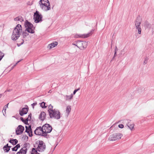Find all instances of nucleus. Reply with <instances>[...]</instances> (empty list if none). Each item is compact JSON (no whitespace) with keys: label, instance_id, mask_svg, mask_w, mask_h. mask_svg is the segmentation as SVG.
Returning <instances> with one entry per match:
<instances>
[{"label":"nucleus","instance_id":"72a5a7b5","mask_svg":"<svg viewBox=\"0 0 154 154\" xmlns=\"http://www.w3.org/2000/svg\"><path fill=\"white\" fill-rule=\"evenodd\" d=\"M36 103H33L32 104V106H33V108H34V106L36 105Z\"/></svg>","mask_w":154,"mask_h":154},{"label":"nucleus","instance_id":"39448f33","mask_svg":"<svg viewBox=\"0 0 154 154\" xmlns=\"http://www.w3.org/2000/svg\"><path fill=\"white\" fill-rule=\"evenodd\" d=\"M87 43L85 41H78L74 42L72 43V45L77 46L81 49H83L87 47Z\"/></svg>","mask_w":154,"mask_h":154},{"label":"nucleus","instance_id":"c9c22d12","mask_svg":"<svg viewBox=\"0 0 154 154\" xmlns=\"http://www.w3.org/2000/svg\"><path fill=\"white\" fill-rule=\"evenodd\" d=\"M24 34H25V35L26 36V35H28V34L26 33H23V36H24Z\"/></svg>","mask_w":154,"mask_h":154},{"label":"nucleus","instance_id":"bb28decb","mask_svg":"<svg viewBox=\"0 0 154 154\" xmlns=\"http://www.w3.org/2000/svg\"><path fill=\"white\" fill-rule=\"evenodd\" d=\"M8 103L7 104V105H5L4 107L3 110H2V112L4 114V113H6V111L7 108L8 107Z\"/></svg>","mask_w":154,"mask_h":154},{"label":"nucleus","instance_id":"b1692460","mask_svg":"<svg viewBox=\"0 0 154 154\" xmlns=\"http://www.w3.org/2000/svg\"><path fill=\"white\" fill-rule=\"evenodd\" d=\"M9 142L13 145H15L17 143L18 140L16 139H13L11 140Z\"/></svg>","mask_w":154,"mask_h":154},{"label":"nucleus","instance_id":"393cba45","mask_svg":"<svg viewBox=\"0 0 154 154\" xmlns=\"http://www.w3.org/2000/svg\"><path fill=\"white\" fill-rule=\"evenodd\" d=\"M24 42L23 40L22 39H20L17 41V45L18 46H20Z\"/></svg>","mask_w":154,"mask_h":154},{"label":"nucleus","instance_id":"9d476101","mask_svg":"<svg viewBox=\"0 0 154 154\" xmlns=\"http://www.w3.org/2000/svg\"><path fill=\"white\" fill-rule=\"evenodd\" d=\"M92 34V32L91 31L90 32L84 34H76L75 35L74 37L75 38H86L89 37V36L91 35Z\"/></svg>","mask_w":154,"mask_h":154},{"label":"nucleus","instance_id":"6ab92c4d","mask_svg":"<svg viewBox=\"0 0 154 154\" xmlns=\"http://www.w3.org/2000/svg\"><path fill=\"white\" fill-rule=\"evenodd\" d=\"M27 151L26 147H24L22 148L20 151L17 152V154H26Z\"/></svg>","mask_w":154,"mask_h":154},{"label":"nucleus","instance_id":"2f4dec72","mask_svg":"<svg viewBox=\"0 0 154 154\" xmlns=\"http://www.w3.org/2000/svg\"><path fill=\"white\" fill-rule=\"evenodd\" d=\"M119 127L121 128H124V126L122 124H120L118 126Z\"/></svg>","mask_w":154,"mask_h":154},{"label":"nucleus","instance_id":"7c9ffc66","mask_svg":"<svg viewBox=\"0 0 154 154\" xmlns=\"http://www.w3.org/2000/svg\"><path fill=\"white\" fill-rule=\"evenodd\" d=\"M79 90V88L78 89L75 90L74 91H73V94H73V95H75V93L77 91H78Z\"/></svg>","mask_w":154,"mask_h":154},{"label":"nucleus","instance_id":"4be33fe9","mask_svg":"<svg viewBox=\"0 0 154 154\" xmlns=\"http://www.w3.org/2000/svg\"><path fill=\"white\" fill-rule=\"evenodd\" d=\"M73 96L72 94L70 95H66L65 96L66 100V101H70L73 98Z\"/></svg>","mask_w":154,"mask_h":154},{"label":"nucleus","instance_id":"7ed1b4c3","mask_svg":"<svg viewBox=\"0 0 154 154\" xmlns=\"http://www.w3.org/2000/svg\"><path fill=\"white\" fill-rule=\"evenodd\" d=\"M39 5L41 8L44 11H46L51 9L50 3L48 0H40Z\"/></svg>","mask_w":154,"mask_h":154},{"label":"nucleus","instance_id":"4468645a","mask_svg":"<svg viewBox=\"0 0 154 154\" xmlns=\"http://www.w3.org/2000/svg\"><path fill=\"white\" fill-rule=\"evenodd\" d=\"M140 21H137L136 20L135 26L136 29L138 30V33L139 34H140L141 33V29L140 27Z\"/></svg>","mask_w":154,"mask_h":154},{"label":"nucleus","instance_id":"20e7f679","mask_svg":"<svg viewBox=\"0 0 154 154\" xmlns=\"http://www.w3.org/2000/svg\"><path fill=\"white\" fill-rule=\"evenodd\" d=\"M123 135L120 133H115L110 135L108 138L109 141H115L121 139Z\"/></svg>","mask_w":154,"mask_h":154},{"label":"nucleus","instance_id":"c85d7f7f","mask_svg":"<svg viewBox=\"0 0 154 154\" xmlns=\"http://www.w3.org/2000/svg\"><path fill=\"white\" fill-rule=\"evenodd\" d=\"M37 150H36L34 148L32 149V153H33V154H40L37 152Z\"/></svg>","mask_w":154,"mask_h":154},{"label":"nucleus","instance_id":"f257e3e1","mask_svg":"<svg viewBox=\"0 0 154 154\" xmlns=\"http://www.w3.org/2000/svg\"><path fill=\"white\" fill-rule=\"evenodd\" d=\"M48 111L51 118L56 119H58L60 118V112L57 109H54L53 106L51 104L48 105Z\"/></svg>","mask_w":154,"mask_h":154},{"label":"nucleus","instance_id":"e433bc0d","mask_svg":"<svg viewBox=\"0 0 154 154\" xmlns=\"http://www.w3.org/2000/svg\"><path fill=\"white\" fill-rule=\"evenodd\" d=\"M116 53V52H115V54Z\"/></svg>","mask_w":154,"mask_h":154},{"label":"nucleus","instance_id":"ddd939ff","mask_svg":"<svg viewBox=\"0 0 154 154\" xmlns=\"http://www.w3.org/2000/svg\"><path fill=\"white\" fill-rule=\"evenodd\" d=\"M29 110V108L28 107L24 108H22L19 111V114L21 116H23L24 115L26 114Z\"/></svg>","mask_w":154,"mask_h":154},{"label":"nucleus","instance_id":"f8f14e48","mask_svg":"<svg viewBox=\"0 0 154 154\" xmlns=\"http://www.w3.org/2000/svg\"><path fill=\"white\" fill-rule=\"evenodd\" d=\"M34 132L37 135L45 136L44 133L43 131V130L42 129V127H40L37 128L35 131Z\"/></svg>","mask_w":154,"mask_h":154},{"label":"nucleus","instance_id":"9b49d317","mask_svg":"<svg viewBox=\"0 0 154 154\" xmlns=\"http://www.w3.org/2000/svg\"><path fill=\"white\" fill-rule=\"evenodd\" d=\"M24 127L21 125H19L16 130V133L17 135H20L22 134L24 131Z\"/></svg>","mask_w":154,"mask_h":154},{"label":"nucleus","instance_id":"a878e982","mask_svg":"<svg viewBox=\"0 0 154 154\" xmlns=\"http://www.w3.org/2000/svg\"><path fill=\"white\" fill-rule=\"evenodd\" d=\"M46 103L44 102H42V103H40L41 106L44 109L46 108L47 107V106L45 105Z\"/></svg>","mask_w":154,"mask_h":154},{"label":"nucleus","instance_id":"2eb2a0df","mask_svg":"<svg viewBox=\"0 0 154 154\" xmlns=\"http://www.w3.org/2000/svg\"><path fill=\"white\" fill-rule=\"evenodd\" d=\"M46 114L44 111L42 112L39 116V119L41 121H43L46 118Z\"/></svg>","mask_w":154,"mask_h":154},{"label":"nucleus","instance_id":"a211bd4d","mask_svg":"<svg viewBox=\"0 0 154 154\" xmlns=\"http://www.w3.org/2000/svg\"><path fill=\"white\" fill-rule=\"evenodd\" d=\"M26 132H27L30 137H32V131L31 128V126H29V127L26 126Z\"/></svg>","mask_w":154,"mask_h":154},{"label":"nucleus","instance_id":"c756f323","mask_svg":"<svg viewBox=\"0 0 154 154\" xmlns=\"http://www.w3.org/2000/svg\"><path fill=\"white\" fill-rule=\"evenodd\" d=\"M12 151H17V148H16V147L15 146L13 148H12Z\"/></svg>","mask_w":154,"mask_h":154},{"label":"nucleus","instance_id":"423d86ee","mask_svg":"<svg viewBox=\"0 0 154 154\" xmlns=\"http://www.w3.org/2000/svg\"><path fill=\"white\" fill-rule=\"evenodd\" d=\"M46 148V146L44 142L42 140L39 141L38 146L36 148L37 150L40 152H42L45 150Z\"/></svg>","mask_w":154,"mask_h":154},{"label":"nucleus","instance_id":"6e6552de","mask_svg":"<svg viewBox=\"0 0 154 154\" xmlns=\"http://www.w3.org/2000/svg\"><path fill=\"white\" fill-rule=\"evenodd\" d=\"M51 126L49 124H46L42 126V129L44 133L45 136V134L50 133L52 130Z\"/></svg>","mask_w":154,"mask_h":154},{"label":"nucleus","instance_id":"473e14b6","mask_svg":"<svg viewBox=\"0 0 154 154\" xmlns=\"http://www.w3.org/2000/svg\"><path fill=\"white\" fill-rule=\"evenodd\" d=\"M15 146L17 148V149H18V148L20 147V144H18Z\"/></svg>","mask_w":154,"mask_h":154},{"label":"nucleus","instance_id":"0eeeda50","mask_svg":"<svg viewBox=\"0 0 154 154\" xmlns=\"http://www.w3.org/2000/svg\"><path fill=\"white\" fill-rule=\"evenodd\" d=\"M25 26L26 28V30L27 31L31 33H34V28L33 26V25L31 23H30L27 21H26Z\"/></svg>","mask_w":154,"mask_h":154},{"label":"nucleus","instance_id":"1a4fd4ad","mask_svg":"<svg viewBox=\"0 0 154 154\" xmlns=\"http://www.w3.org/2000/svg\"><path fill=\"white\" fill-rule=\"evenodd\" d=\"M42 15L39 14L38 11H36V12L34 13L33 19L35 23H38L42 21Z\"/></svg>","mask_w":154,"mask_h":154},{"label":"nucleus","instance_id":"f03ea898","mask_svg":"<svg viewBox=\"0 0 154 154\" xmlns=\"http://www.w3.org/2000/svg\"><path fill=\"white\" fill-rule=\"evenodd\" d=\"M22 31V27L20 24H17L13 30L11 36V38L13 40H16L20 36Z\"/></svg>","mask_w":154,"mask_h":154},{"label":"nucleus","instance_id":"412c9836","mask_svg":"<svg viewBox=\"0 0 154 154\" xmlns=\"http://www.w3.org/2000/svg\"><path fill=\"white\" fill-rule=\"evenodd\" d=\"M11 146H8V144L5 146L3 147V149L5 152H8L10 149Z\"/></svg>","mask_w":154,"mask_h":154},{"label":"nucleus","instance_id":"f704fd0d","mask_svg":"<svg viewBox=\"0 0 154 154\" xmlns=\"http://www.w3.org/2000/svg\"><path fill=\"white\" fill-rule=\"evenodd\" d=\"M20 119L23 122H24L25 123V120H24L23 119V118L22 117H21L20 118Z\"/></svg>","mask_w":154,"mask_h":154},{"label":"nucleus","instance_id":"aec40b11","mask_svg":"<svg viewBox=\"0 0 154 154\" xmlns=\"http://www.w3.org/2000/svg\"><path fill=\"white\" fill-rule=\"evenodd\" d=\"M71 111V106H68L66 107V116L67 117L69 115V114L70 112Z\"/></svg>","mask_w":154,"mask_h":154},{"label":"nucleus","instance_id":"cd10ccee","mask_svg":"<svg viewBox=\"0 0 154 154\" xmlns=\"http://www.w3.org/2000/svg\"><path fill=\"white\" fill-rule=\"evenodd\" d=\"M31 114H30L29 115L28 117L26 119V120L25 121V124H26L27 123L28 121L29 120H30L31 119Z\"/></svg>","mask_w":154,"mask_h":154},{"label":"nucleus","instance_id":"5701e85b","mask_svg":"<svg viewBox=\"0 0 154 154\" xmlns=\"http://www.w3.org/2000/svg\"><path fill=\"white\" fill-rule=\"evenodd\" d=\"M14 20L15 21H19L22 22L23 21V18L21 16H19L14 18Z\"/></svg>","mask_w":154,"mask_h":154},{"label":"nucleus","instance_id":"dca6fc26","mask_svg":"<svg viewBox=\"0 0 154 154\" xmlns=\"http://www.w3.org/2000/svg\"><path fill=\"white\" fill-rule=\"evenodd\" d=\"M127 125L129 128L131 130H134V123L131 121L128 122Z\"/></svg>","mask_w":154,"mask_h":154},{"label":"nucleus","instance_id":"f3484780","mask_svg":"<svg viewBox=\"0 0 154 154\" xmlns=\"http://www.w3.org/2000/svg\"><path fill=\"white\" fill-rule=\"evenodd\" d=\"M58 45V42H54L49 44L48 46V48L49 50L53 48Z\"/></svg>","mask_w":154,"mask_h":154}]
</instances>
